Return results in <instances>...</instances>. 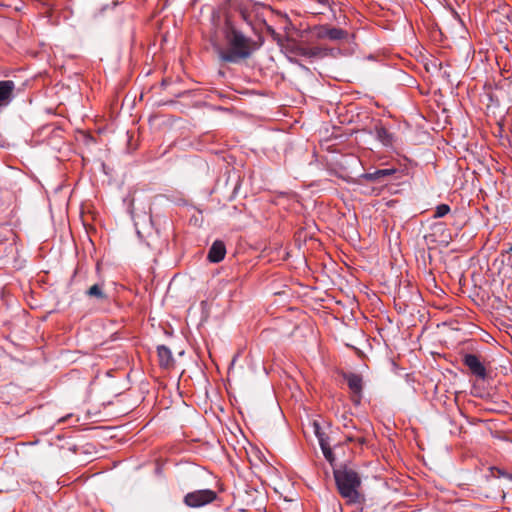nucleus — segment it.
Returning <instances> with one entry per match:
<instances>
[{
    "label": "nucleus",
    "instance_id": "nucleus-26",
    "mask_svg": "<svg viewBox=\"0 0 512 512\" xmlns=\"http://www.w3.org/2000/svg\"><path fill=\"white\" fill-rule=\"evenodd\" d=\"M508 252H512V245L510 246V248L508 249Z\"/></svg>",
    "mask_w": 512,
    "mask_h": 512
},
{
    "label": "nucleus",
    "instance_id": "nucleus-15",
    "mask_svg": "<svg viewBox=\"0 0 512 512\" xmlns=\"http://www.w3.org/2000/svg\"><path fill=\"white\" fill-rule=\"evenodd\" d=\"M86 294L90 297H96L98 299H106V295L103 292L102 285H100V284H94L93 286H91L87 290Z\"/></svg>",
    "mask_w": 512,
    "mask_h": 512
},
{
    "label": "nucleus",
    "instance_id": "nucleus-16",
    "mask_svg": "<svg viewBox=\"0 0 512 512\" xmlns=\"http://www.w3.org/2000/svg\"><path fill=\"white\" fill-rule=\"evenodd\" d=\"M450 206L448 204H439L436 206L435 208V211H434V214H433V218L437 219V218H442L444 216H446L449 212H450Z\"/></svg>",
    "mask_w": 512,
    "mask_h": 512
},
{
    "label": "nucleus",
    "instance_id": "nucleus-6",
    "mask_svg": "<svg viewBox=\"0 0 512 512\" xmlns=\"http://www.w3.org/2000/svg\"><path fill=\"white\" fill-rule=\"evenodd\" d=\"M395 168L376 169L373 172H366L360 176L361 182H372L377 184L385 183L386 179L396 173Z\"/></svg>",
    "mask_w": 512,
    "mask_h": 512
},
{
    "label": "nucleus",
    "instance_id": "nucleus-17",
    "mask_svg": "<svg viewBox=\"0 0 512 512\" xmlns=\"http://www.w3.org/2000/svg\"><path fill=\"white\" fill-rule=\"evenodd\" d=\"M322 452H323V455L325 457V459L331 464L333 465L334 461H335V455L330 447V445L328 446H324V444H322Z\"/></svg>",
    "mask_w": 512,
    "mask_h": 512
},
{
    "label": "nucleus",
    "instance_id": "nucleus-21",
    "mask_svg": "<svg viewBox=\"0 0 512 512\" xmlns=\"http://www.w3.org/2000/svg\"><path fill=\"white\" fill-rule=\"evenodd\" d=\"M499 488L501 489L502 492L501 498L504 501V499L506 498L505 489H509L510 487H508L507 485H499Z\"/></svg>",
    "mask_w": 512,
    "mask_h": 512
},
{
    "label": "nucleus",
    "instance_id": "nucleus-8",
    "mask_svg": "<svg viewBox=\"0 0 512 512\" xmlns=\"http://www.w3.org/2000/svg\"><path fill=\"white\" fill-rule=\"evenodd\" d=\"M240 18L255 31V19L258 17V7L256 5H240L238 7Z\"/></svg>",
    "mask_w": 512,
    "mask_h": 512
},
{
    "label": "nucleus",
    "instance_id": "nucleus-23",
    "mask_svg": "<svg viewBox=\"0 0 512 512\" xmlns=\"http://www.w3.org/2000/svg\"><path fill=\"white\" fill-rule=\"evenodd\" d=\"M346 440H347L348 442H355V440H356V436H354V435H352V434H348V435L346 436Z\"/></svg>",
    "mask_w": 512,
    "mask_h": 512
},
{
    "label": "nucleus",
    "instance_id": "nucleus-20",
    "mask_svg": "<svg viewBox=\"0 0 512 512\" xmlns=\"http://www.w3.org/2000/svg\"><path fill=\"white\" fill-rule=\"evenodd\" d=\"M319 4L331 7L334 3L332 0H316Z\"/></svg>",
    "mask_w": 512,
    "mask_h": 512
},
{
    "label": "nucleus",
    "instance_id": "nucleus-1",
    "mask_svg": "<svg viewBox=\"0 0 512 512\" xmlns=\"http://www.w3.org/2000/svg\"><path fill=\"white\" fill-rule=\"evenodd\" d=\"M225 47L215 46L218 58L225 63L239 64L249 59L263 44V37L257 34L253 39L244 34L229 18L222 28Z\"/></svg>",
    "mask_w": 512,
    "mask_h": 512
},
{
    "label": "nucleus",
    "instance_id": "nucleus-18",
    "mask_svg": "<svg viewBox=\"0 0 512 512\" xmlns=\"http://www.w3.org/2000/svg\"><path fill=\"white\" fill-rule=\"evenodd\" d=\"M317 439H318V442H319V445H320L321 448H322V444H324V446L330 445L329 441H328L329 438H328V436L325 433H322L321 435H318Z\"/></svg>",
    "mask_w": 512,
    "mask_h": 512
},
{
    "label": "nucleus",
    "instance_id": "nucleus-10",
    "mask_svg": "<svg viewBox=\"0 0 512 512\" xmlns=\"http://www.w3.org/2000/svg\"><path fill=\"white\" fill-rule=\"evenodd\" d=\"M226 255V247L224 242L220 240H216L211 245L208 252V260L212 263H219L224 259Z\"/></svg>",
    "mask_w": 512,
    "mask_h": 512
},
{
    "label": "nucleus",
    "instance_id": "nucleus-7",
    "mask_svg": "<svg viewBox=\"0 0 512 512\" xmlns=\"http://www.w3.org/2000/svg\"><path fill=\"white\" fill-rule=\"evenodd\" d=\"M348 32L341 28L330 27L328 25H322L317 28V37L321 39H329L332 41H339L346 39Z\"/></svg>",
    "mask_w": 512,
    "mask_h": 512
},
{
    "label": "nucleus",
    "instance_id": "nucleus-2",
    "mask_svg": "<svg viewBox=\"0 0 512 512\" xmlns=\"http://www.w3.org/2000/svg\"><path fill=\"white\" fill-rule=\"evenodd\" d=\"M333 475L339 494L348 504H361L365 497L359 492L361 478L359 474L346 465L333 469Z\"/></svg>",
    "mask_w": 512,
    "mask_h": 512
},
{
    "label": "nucleus",
    "instance_id": "nucleus-14",
    "mask_svg": "<svg viewBox=\"0 0 512 512\" xmlns=\"http://www.w3.org/2000/svg\"><path fill=\"white\" fill-rule=\"evenodd\" d=\"M299 54L306 58H317L322 54V51L318 47H301L299 48Z\"/></svg>",
    "mask_w": 512,
    "mask_h": 512
},
{
    "label": "nucleus",
    "instance_id": "nucleus-24",
    "mask_svg": "<svg viewBox=\"0 0 512 512\" xmlns=\"http://www.w3.org/2000/svg\"><path fill=\"white\" fill-rule=\"evenodd\" d=\"M344 426H345V427H348V426H349V425H348V421H345Z\"/></svg>",
    "mask_w": 512,
    "mask_h": 512
},
{
    "label": "nucleus",
    "instance_id": "nucleus-22",
    "mask_svg": "<svg viewBox=\"0 0 512 512\" xmlns=\"http://www.w3.org/2000/svg\"><path fill=\"white\" fill-rule=\"evenodd\" d=\"M355 442L357 444H359V445H365L366 444V439H365V437H362V436L356 437Z\"/></svg>",
    "mask_w": 512,
    "mask_h": 512
},
{
    "label": "nucleus",
    "instance_id": "nucleus-13",
    "mask_svg": "<svg viewBox=\"0 0 512 512\" xmlns=\"http://www.w3.org/2000/svg\"><path fill=\"white\" fill-rule=\"evenodd\" d=\"M490 476L496 479H504L512 483V474L498 467L490 468Z\"/></svg>",
    "mask_w": 512,
    "mask_h": 512
},
{
    "label": "nucleus",
    "instance_id": "nucleus-5",
    "mask_svg": "<svg viewBox=\"0 0 512 512\" xmlns=\"http://www.w3.org/2000/svg\"><path fill=\"white\" fill-rule=\"evenodd\" d=\"M462 361L472 375L481 380H484L487 377V370L485 366L475 354H465Z\"/></svg>",
    "mask_w": 512,
    "mask_h": 512
},
{
    "label": "nucleus",
    "instance_id": "nucleus-3",
    "mask_svg": "<svg viewBox=\"0 0 512 512\" xmlns=\"http://www.w3.org/2000/svg\"><path fill=\"white\" fill-rule=\"evenodd\" d=\"M217 497L215 491L210 489L197 490L186 494L184 497V503L193 508L201 507L211 503Z\"/></svg>",
    "mask_w": 512,
    "mask_h": 512
},
{
    "label": "nucleus",
    "instance_id": "nucleus-12",
    "mask_svg": "<svg viewBox=\"0 0 512 512\" xmlns=\"http://www.w3.org/2000/svg\"><path fill=\"white\" fill-rule=\"evenodd\" d=\"M157 354L160 366L168 367L173 362L172 352L167 346L159 345L157 347Z\"/></svg>",
    "mask_w": 512,
    "mask_h": 512
},
{
    "label": "nucleus",
    "instance_id": "nucleus-11",
    "mask_svg": "<svg viewBox=\"0 0 512 512\" xmlns=\"http://www.w3.org/2000/svg\"><path fill=\"white\" fill-rule=\"evenodd\" d=\"M374 134L378 141H380L385 147H392L394 143V135L389 132L385 127L376 125L374 128Z\"/></svg>",
    "mask_w": 512,
    "mask_h": 512
},
{
    "label": "nucleus",
    "instance_id": "nucleus-25",
    "mask_svg": "<svg viewBox=\"0 0 512 512\" xmlns=\"http://www.w3.org/2000/svg\"><path fill=\"white\" fill-rule=\"evenodd\" d=\"M344 426H345V427H348V426H349V425H348V421H345Z\"/></svg>",
    "mask_w": 512,
    "mask_h": 512
},
{
    "label": "nucleus",
    "instance_id": "nucleus-19",
    "mask_svg": "<svg viewBox=\"0 0 512 512\" xmlns=\"http://www.w3.org/2000/svg\"><path fill=\"white\" fill-rule=\"evenodd\" d=\"M313 426H314V433H315L316 437H318V435H321L322 433H324L323 431H321V427H320L319 423L314 422Z\"/></svg>",
    "mask_w": 512,
    "mask_h": 512
},
{
    "label": "nucleus",
    "instance_id": "nucleus-9",
    "mask_svg": "<svg viewBox=\"0 0 512 512\" xmlns=\"http://www.w3.org/2000/svg\"><path fill=\"white\" fill-rule=\"evenodd\" d=\"M15 83L12 80L0 81V107L7 106L14 98Z\"/></svg>",
    "mask_w": 512,
    "mask_h": 512
},
{
    "label": "nucleus",
    "instance_id": "nucleus-4",
    "mask_svg": "<svg viewBox=\"0 0 512 512\" xmlns=\"http://www.w3.org/2000/svg\"><path fill=\"white\" fill-rule=\"evenodd\" d=\"M344 379L352 393L351 399L355 405H359L362 399L363 379L362 376L355 373H344Z\"/></svg>",
    "mask_w": 512,
    "mask_h": 512
}]
</instances>
